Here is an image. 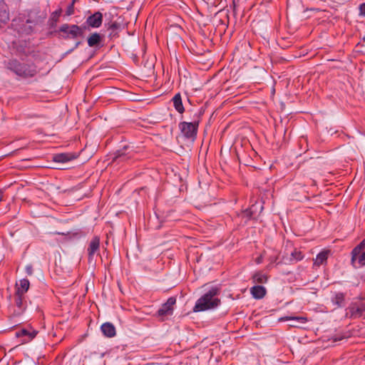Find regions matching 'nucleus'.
Returning a JSON list of instances; mask_svg holds the SVG:
<instances>
[{"label":"nucleus","mask_w":365,"mask_h":365,"mask_svg":"<svg viewBox=\"0 0 365 365\" xmlns=\"http://www.w3.org/2000/svg\"><path fill=\"white\" fill-rule=\"evenodd\" d=\"M219 289L212 287L207 293L202 296L194 307V312H202L217 307L220 300L217 298Z\"/></svg>","instance_id":"nucleus-1"},{"label":"nucleus","mask_w":365,"mask_h":365,"mask_svg":"<svg viewBox=\"0 0 365 365\" xmlns=\"http://www.w3.org/2000/svg\"><path fill=\"white\" fill-rule=\"evenodd\" d=\"M351 264L356 268L365 265V239L352 250Z\"/></svg>","instance_id":"nucleus-2"},{"label":"nucleus","mask_w":365,"mask_h":365,"mask_svg":"<svg viewBox=\"0 0 365 365\" xmlns=\"http://www.w3.org/2000/svg\"><path fill=\"white\" fill-rule=\"evenodd\" d=\"M10 68L16 75L22 77H31L36 73V68L33 65L20 63L16 61H12L10 63Z\"/></svg>","instance_id":"nucleus-3"},{"label":"nucleus","mask_w":365,"mask_h":365,"mask_svg":"<svg viewBox=\"0 0 365 365\" xmlns=\"http://www.w3.org/2000/svg\"><path fill=\"white\" fill-rule=\"evenodd\" d=\"M179 127L185 138L194 139L197 135L198 122H182L180 123Z\"/></svg>","instance_id":"nucleus-4"},{"label":"nucleus","mask_w":365,"mask_h":365,"mask_svg":"<svg viewBox=\"0 0 365 365\" xmlns=\"http://www.w3.org/2000/svg\"><path fill=\"white\" fill-rule=\"evenodd\" d=\"M60 31L66 34V38H75L83 34L82 29L77 25L63 24L60 27Z\"/></svg>","instance_id":"nucleus-5"},{"label":"nucleus","mask_w":365,"mask_h":365,"mask_svg":"<svg viewBox=\"0 0 365 365\" xmlns=\"http://www.w3.org/2000/svg\"><path fill=\"white\" fill-rule=\"evenodd\" d=\"M175 303V298L170 297L167 302L162 305L161 308L158 312V314L161 317V320L163 321L165 318L173 314V307Z\"/></svg>","instance_id":"nucleus-6"},{"label":"nucleus","mask_w":365,"mask_h":365,"mask_svg":"<svg viewBox=\"0 0 365 365\" xmlns=\"http://www.w3.org/2000/svg\"><path fill=\"white\" fill-rule=\"evenodd\" d=\"M38 334V331L34 330L32 328L29 329H22L16 332V336L18 338H21V344H26L31 341L33 339H34Z\"/></svg>","instance_id":"nucleus-7"},{"label":"nucleus","mask_w":365,"mask_h":365,"mask_svg":"<svg viewBox=\"0 0 365 365\" xmlns=\"http://www.w3.org/2000/svg\"><path fill=\"white\" fill-rule=\"evenodd\" d=\"M102 21L103 15L99 11L94 13L93 15L90 16L86 20L87 24L93 28H98L102 24Z\"/></svg>","instance_id":"nucleus-8"},{"label":"nucleus","mask_w":365,"mask_h":365,"mask_svg":"<svg viewBox=\"0 0 365 365\" xmlns=\"http://www.w3.org/2000/svg\"><path fill=\"white\" fill-rule=\"evenodd\" d=\"M77 155L72 153H58L53 156V160L56 163H67L76 159Z\"/></svg>","instance_id":"nucleus-9"},{"label":"nucleus","mask_w":365,"mask_h":365,"mask_svg":"<svg viewBox=\"0 0 365 365\" xmlns=\"http://www.w3.org/2000/svg\"><path fill=\"white\" fill-rule=\"evenodd\" d=\"M9 21V14L7 6L4 0H0V26L6 24Z\"/></svg>","instance_id":"nucleus-10"},{"label":"nucleus","mask_w":365,"mask_h":365,"mask_svg":"<svg viewBox=\"0 0 365 365\" xmlns=\"http://www.w3.org/2000/svg\"><path fill=\"white\" fill-rule=\"evenodd\" d=\"M29 285L30 283L27 279H22L16 282V295L23 296L28 291Z\"/></svg>","instance_id":"nucleus-11"},{"label":"nucleus","mask_w":365,"mask_h":365,"mask_svg":"<svg viewBox=\"0 0 365 365\" xmlns=\"http://www.w3.org/2000/svg\"><path fill=\"white\" fill-rule=\"evenodd\" d=\"M351 316L354 318L360 317L365 312V304L360 303L359 304H354L349 307Z\"/></svg>","instance_id":"nucleus-12"},{"label":"nucleus","mask_w":365,"mask_h":365,"mask_svg":"<svg viewBox=\"0 0 365 365\" xmlns=\"http://www.w3.org/2000/svg\"><path fill=\"white\" fill-rule=\"evenodd\" d=\"M101 329L103 334L107 337H113L116 334L115 327L109 322L103 324Z\"/></svg>","instance_id":"nucleus-13"},{"label":"nucleus","mask_w":365,"mask_h":365,"mask_svg":"<svg viewBox=\"0 0 365 365\" xmlns=\"http://www.w3.org/2000/svg\"><path fill=\"white\" fill-rule=\"evenodd\" d=\"M100 240L96 237L92 239L88 248L89 258H92L95 253L99 250Z\"/></svg>","instance_id":"nucleus-14"},{"label":"nucleus","mask_w":365,"mask_h":365,"mask_svg":"<svg viewBox=\"0 0 365 365\" xmlns=\"http://www.w3.org/2000/svg\"><path fill=\"white\" fill-rule=\"evenodd\" d=\"M280 321H288L292 320L293 322L290 326L297 327L299 324H305L307 322V319L304 317H284L280 318Z\"/></svg>","instance_id":"nucleus-15"},{"label":"nucleus","mask_w":365,"mask_h":365,"mask_svg":"<svg viewBox=\"0 0 365 365\" xmlns=\"http://www.w3.org/2000/svg\"><path fill=\"white\" fill-rule=\"evenodd\" d=\"M329 254V251L328 250H324L319 252L314 259V264L317 267L324 264L328 259Z\"/></svg>","instance_id":"nucleus-16"},{"label":"nucleus","mask_w":365,"mask_h":365,"mask_svg":"<svg viewBox=\"0 0 365 365\" xmlns=\"http://www.w3.org/2000/svg\"><path fill=\"white\" fill-rule=\"evenodd\" d=\"M250 292L254 298L262 299L266 294V289L262 286H255L251 288Z\"/></svg>","instance_id":"nucleus-17"},{"label":"nucleus","mask_w":365,"mask_h":365,"mask_svg":"<svg viewBox=\"0 0 365 365\" xmlns=\"http://www.w3.org/2000/svg\"><path fill=\"white\" fill-rule=\"evenodd\" d=\"M173 104H174V106H175V108L180 113H183L184 111V107L182 106V99H181V97H180V95L178 93V94H176L173 99Z\"/></svg>","instance_id":"nucleus-18"},{"label":"nucleus","mask_w":365,"mask_h":365,"mask_svg":"<svg viewBox=\"0 0 365 365\" xmlns=\"http://www.w3.org/2000/svg\"><path fill=\"white\" fill-rule=\"evenodd\" d=\"M252 279L255 283L264 284L267 281V276L262 272H258L253 275Z\"/></svg>","instance_id":"nucleus-19"},{"label":"nucleus","mask_w":365,"mask_h":365,"mask_svg":"<svg viewBox=\"0 0 365 365\" xmlns=\"http://www.w3.org/2000/svg\"><path fill=\"white\" fill-rule=\"evenodd\" d=\"M100 41L101 36L97 33H94L91 34L88 38V44L89 46L93 47L99 43Z\"/></svg>","instance_id":"nucleus-20"},{"label":"nucleus","mask_w":365,"mask_h":365,"mask_svg":"<svg viewBox=\"0 0 365 365\" xmlns=\"http://www.w3.org/2000/svg\"><path fill=\"white\" fill-rule=\"evenodd\" d=\"M331 301L334 304L341 307L344 301V296L342 293H336L332 297Z\"/></svg>","instance_id":"nucleus-21"},{"label":"nucleus","mask_w":365,"mask_h":365,"mask_svg":"<svg viewBox=\"0 0 365 365\" xmlns=\"http://www.w3.org/2000/svg\"><path fill=\"white\" fill-rule=\"evenodd\" d=\"M302 258H303V255H302V252L300 251L294 250L292 252L291 260H294V261L297 262V261L301 260Z\"/></svg>","instance_id":"nucleus-22"},{"label":"nucleus","mask_w":365,"mask_h":365,"mask_svg":"<svg viewBox=\"0 0 365 365\" xmlns=\"http://www.w3.org/2000/svg\"><path fill=\"white\" fill-rule=\"evenodd\" d=\"M76 0H73L72 3L68 6L66 9V15L71 16L74 13V3Z\"/></svg>","instance_id":"nucleus-23"},{"label":"nucleus","mask_w":365,"mask_h":365,"mask_svg":"<svg viewBox=\"0 0 365 365\" xmlns=\"http://www.w3.org/2000/svg\"><path fill=\"white\" fill-rule=\"evenodd\" d=\"M359 14L365 16V3L360 4L359 6Z\"/></svg>","instance_id":"nucleus-24"},{"label":"nucleus","mask_w":365,"mask_h":365,"mask_svg":"<svg viewBox=\"0 0 365 365\" xmlns=\"http://www.w3.org/2000/svg\"><path fill=\"white\" fill-rule=\"evenodd\" d=\"M26 272L28 274L31 275L33 273L32 267L31 266H27L26 268Z\"/></svg>","instance_id":"nucleus-25"},{"label":"nucleus","mask_w":365,"mask_h":365,"mask_svg":"<svg viewBox=\"0 0 365 365\" xmlns=\"http://www.w3.org/2000/svg\"><path fill=\"white\" fill-rule=\"evenodd\" d=\"M17 299H16V304L20 307L21 303H22V296H17Z\"/></svg>","instance_id":"nucleus-26"},{"label":"nucleus","mask_w":365,"mask_h":365,"mask_svg":"<svg viewBox=\"0 0 365 365\" xmlns=\"http://www.w3.org/2000/svg\"><path fill=\"white\" fill-rule=\"evenodd\" d=\"M110 28L112 29H116L117 28V24L115 23H113L110 25Z\"/></svg>","instance_id":"nucleus-27"},{"label":"nucleus","mask_w":365,"mask_h":365,"mask_svg":"<svg viewBox=\"0 0 365 365\" xmlns=\"http://www.w3.org/2000/svg\"><path fill=\"white\" fill-rule=\"evenodd\" d=\"M261 262H262V258L261 257H258L257 259V263L259 264V263H261Z\"/></svg>","instance_id":"nucleus-28"},{"label":"nucleus","mask_w":365,"mask_h":365,"mask_svg":"<svg viewBox=\"0 0 365 365\" xmlns=\"http://www.w3.org/2000/svg\"><path fill=\"white\" fill-rule=\"evenodd\" d=\"M2 200V192L0 191V202Z\"/></svg>","instance_id":"nucleus-29"},{"label":"nucleus","mask_w":365,"mask_h":365,"mask_svg":"<svg viewBox=\"0 0 365 365\" xmlns=\"http://www.w3.org/2000/svg\"><path fill=\"white\" fill-rule=\"evenodd\" d=\"M122 158H123V156H121V155L118 156V158H119V159H121Z\"/></svg>","instance_id":"nucleus-30"}]
</instances>
